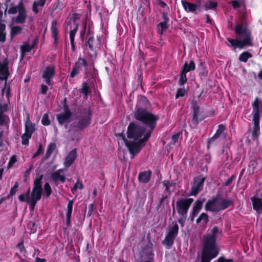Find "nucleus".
Returning <instances> with one entry per match:
<instances>
[{
	"label": "nucleus",
	"instance_id": "8fccbe9b",
	"mask_svg": "<svg viewBox=\"0 0 262 262\" xmlns=\"http://www.w3.org/2000/svg\"><path fill=\"white\" fill-rule=\"evenodd\" d=\"M185 94V90L184 89H179L177 90L176 94V98H178L179 97H183Z\"/></svg>",
	"mask_w": 262,
	"mask_h": 262
},
{
	"label": "nucleus",
	"instance_id": "c03bdc74",
	"mask_svg": "<svg viewBox=\"0 0 262 262\" xmlns=\"http://www.w3.org/2000/svg\"><path fill=\"white\" fill-rule=\"evenodd\" d=\"M41 123L44 125H49L50 124V121L48 114H45L43 115L41 119Z\"/></svg>",
	"mask_w": 262,
	"mask_h": 262
},
{
	"label": "nucleus",
	"instance_id": "4d7b16f0",
	"mask_svg": "<svg viewBox=\"0 0 262 262\" xmlns=\"http://www.w3.org/2000/svg\"><path fill=\"white\" fill-rule=\"evenodd\" d=\"M187 216H185V217L181 216V217L179 220L178 222L181 224V225L183 227L184 226V223L185 221V219Z\"/></svg>",
	"mask_w": 262,
	"mask_h": 262
},
{
	"label": "nucleus",
	"instance_id": "6e6552de",
	"mask_svg": "<svg viewBox=\"0 0 262 262\" xmlns=\"http://www.w3.org/2000/svg\"><path fill=\"white\" fill-rule=\"evenodd\" d=\"M55 73V68L51 65L46 67L42 71V78L43 80L48 84L50 89L53 86L52 79L53 78Z\"/></svg>",
	"mask_w": 262,
	"mask_h": 262
},
{
	"label": "nucleus",
	"instance_id": "69168bd1",
	"mask_svg": "<svg viewBox=\"0 0 262 262\" xmlns=\"http://www.w3.org/2000/svg\"><path fill=\"white\" fill-rule=\"evenodd\" d=\"M232 178H233V177H232L231 178H230V179H228V180L226 182V185H229L232 182Z\"/></svg>",
	"mask_w": 262,
	"mask_h": 262
},
{
	"label": "nucleus",
	"instance_id": "58836bf2",
	"mask_svg": "<svg viewBox=\"0 0 262 262\" xmlns=\"http://www.w3.org/2000/svg\"><path fill=\"white\" fill-rule=\"evenodd\" d=\"M56 148V144L54 143H50L47 149L46 155L47 157H49L51 156V155L52 154V152L54 151V150Z\"/></svg>",
	"mask_w": 262,
	"mask_h": 262
},
{
	"label": "nucleus",
	"instance_id": "5fc2aeb1",
	"mask_svg": "<svg viewBox=\"0 0 262 262\" xmlns=\"http://www.w3.org/2000/svg\"><path fill=\"white\" fill-rule=\"evenodd\" d=\"M17 247L21 252H24L25 251L23 242L18 243L17 245Z\"/></svg>",
	"mask_w": 262,
	"mask_h": 262
},
{
	"label": "nucleus",
	"instance_id": "0e129e2a",
	"mask_svg": "<svg viewBox=\"0 0 262 262\" xmlns=\"http://www.w3.org/2000/svg\"><path fill=\"white\" fill-rule=\"evenodd\" d=\"M35 262H46V259L44 258H40L39 257H36Z\"/></svg>",
	"mask_w": 262,
	"mask_h": 262
},
{
	"label": "nucleus",
	"instance_id": "4be33fe9",
	"mask_svg": "<svg viewBox=\"0 0 262 262\" xmlns=\"http://www.w3.org/2000/svg\"><path fill=\"white\" fill-rule=\"evenodd\" d=\"M25 128H26V132L25 133H28L30 134H32L34 130V125L30 121L29 115L28 114L26 120L25 122Z\"/></svg>",
	"mask_w": 262,
	"mask_h": 262
},
{
	"label": "nucleus",
	"instance_id": "603ef678",
	"mask_svg": "<svg viewBox=\"0 0 262 262\" xmlns=\"http://www.w3.org/2000/svg\"><path fill=\"white\" fill-rule=\"evenodd\" d=\"M81 70L79 69L78 68L74 66V67L73 69V70L71 73V76L72 77H75L76 75H77Z\"/></svg>",
	"mask_w": 262,
	"mask_h": 262
},
{
	"label": "nucleus",
	"instance_id": "79ce46f5",
	"mask_svg": "<svg viewBox=\"0 0 262 262\" xmlns=\"http://www.w3.org/2000/svg\"><path fill=\"white\" fill-rule=\"evenodd\" d=\"M32 49V47L27 43H25L21 47V50L23 53L29 52Z\"/></svg>",
	"mask_w": 262,
	"mask_h": 262
},
{
	"label": "nucleus",
	"instance_id": "a18cd8bd",
	"mask_svg": "<svg viewBox=\"0 0 262 262\" xmlns=\"http://www.w3.org/2000/svg\"><path fill=\"white\" fill-rule=\"evenodd\" d=\"M81 92L84 94L86 96L90 92V90L89 85L87 83H84L83 84L82 88L81 89Z\"/></svg>",
	"mask_w": 262,
	"mask_h": 262
},
{
	"label": "nucleus",
	"instance_id": "b1692460",
	"mask_svg": "<svg viewBox=\"0 0 262 262\" xmlns=\"http://www.w3.org/2000/svg\"><path fill=\"white\" fill-rule=\"evenodd\" d=\"M195 68V64L193 60H191L189 63L187 62L184 64L182 71L187 73L188 72L193 71Z\"/></svg>",
	"mask_w": 262,
	"mask_h": 262
},
{
	"label": "nucleus",
	"instance_id": "e2e57ef3",
	"mask_svg": "<svg viewBox=\"0 0 262 262\" xmlns=\"http://www.w3.org/2000/svg\"><path fill=\"white\" fill-rule=\"evenodd\" d=\"M18 185L17 183H16L15 184V185H14V186L13 188H12L11 189V193H15V189L18 187Z\"/></svg>",
	"mask_w": 262,
	"mask_h": 262
},
{
	"label": "nucleus",
	"instance_id": "0eeeda50",
	"mask_svg": "<svg viewBox=\"0 0 262 262\" xmlns=\"http://www.w3.org/2000/svg\"><path fill=\"white\" fill-rule=\"evenodd\" d=\"M193 199L191 198H180L176 202V207L178 213L181 216H187L188 209L193 202Z\"/></svg>",
	"mask_w": 262,
	"mask_h": 262
},
{
	"label": "nucleus",
	"instance_id": "09e8293b",
	"mask_svg": "<svg viewBox=\"0 0 262 262\" xmlns=\"http://www.w3.org/2000/svg\"><path fill=\"white\" fill-rule=\"evenodd\" d=\"M83 188V185L81 182L78 181L75 184L74 187L72 189V191L74 192L77 189H82Z\"/></svg>",
	"mask_w": 262,
	"mask_h": 262
},
{
	"label": "nucleus",
	"instance_id": "473e14b6",
	"mask_svg": "<svg viewBox=\"0 0 262 262\" xmlns=\"http://www.w3.org/2000/svg\"><path fill=\"white\" fill-rule=\"evenodd\" d=\"M252 55L248 52H244L240 54L239 57V60L242 62H246L247 61L248 59L251 58Z\"/></svg>",
	"mask_w": 262,
	"mask_h": 262
},
{
	"label": "nucleus",
	"instance_id": "1a4fd4ad",
	"mask_svg": "<svg viewBox=\"0 0 262 262\" xmlns=\"http://www.w3.org/2000/svg\"><path fill=\"white\" fill-rule=\"evenodd\" d=\"M182 5L185 11L187 13L196 14L201 11L200 3H192L182 0Z\"/></svg>",
	"mask_w": 262,
	"mask_h": 262
},
{
	"label": "nucleus",
	"instance_id": "f03ea898",
	"mask_svg": "<svg viewBox=\"0 0 262 262\" xmlns=\"http://www.w3.org/2000/svg\"><path fill=\"white\" fill-rule=\"evenodd\" d=\"M221 230L214 226L206 236L204 237V245L201 262H210L219 253V248L215 244L218 235Z\"/></svg>",
	"mask_w": 262,
	"mask_h": 262
},
{
	"label": "nucleus",
	"instance_id": "338daca9",
	"mask_svg": "<svg viewBox=\"0 0 262 262\" xmlns=\"http://www.w3.org/2000/svg\"><path fill=\"white\" fill-rule=\"evenodd\" d=\"M258 78H259V79H262V70H261L259 71V73H258Z\"/></svg>",
	"mask_w": 262,
	"mask_h": 262
},
{
	"label": "nucleus",
	"instance_id": "393cba45",
	"mask_svg": "<svg viewBox=\"0 0 262 262\" xmlns=\"http://www.w3.org/2000/svg\"><path fill=\"white\" fill-rule=\"evenodd\" d=\"M258 99L256 98L254 101L252 103L253 111L252 115L253 118L259 117V111L258 108Z\"/></svg>",
	"mask_w": 262,
	"mask_h": 262
},
{
	"label": "nucleus",
	"instance_id": "13d9d810",
	"mask_svg": "<svg viewBox=\"0 0 262 262\" xmlns=\"http://www.w3.org/2000/svg\"><path fill=\"white\" fill-rule=\"evenodd\" d=\"M218 262H233L232 259H226L224 258H220L218 259Z\"/></svg>",
	"mask_w": 262,
	"mask_h": 262
},
{
	"label": "nucleus",
	"instance_id": "5701e85b",
	"mask_svg": "<svg viewBox=\"0 0 262 262\" xmlns=\"http://www.w3.org/2000/svg\"><path fill=\"white\" fill-rule=\"evenodd\" d=\"M7 105L0 102V124H3L7 119V116L3 113L7 111Z\"/></svg>",
	"mask_w": 262,
	"mask_h": 262
},
{
	"label": "nucleus",
	"instance_id": "ddd939ff",
	"mask_svg": "<svg viewBox=\"0 0 262 262\" xmlns=\"http://www.w3.org/2000/svg\"><path fill=\"white\" fill-rule=\"evenodd\" d=\"M77 157L76 150L75 149L70 151L66 157L64 165L66 167H69L73 163Z\"/></svg>",
	"mask_w": 262,
	"mask_h": 262
},
{
	"label": "nucleus",
	"instance_id": "412c9836",
	"mask_svg": "<svg viewBox=\"0 0 262 262\" xmlns=\"http://www.w3.org/2000/svg\"><path fill=\"white\" fill-rule=\"evenodd\" d=\"M150 176V171H145L144 172H140L139 174L138 178L140 182L144 183H146L149 181Z\"/></svg>",
	"mask_w": 262,
	"mask_h": 262
},
{
	"label": "nucleus",
	"instance_id": "f257e3e1",
	"mask_svg": "<svg viewBox=\"0 0 262 262\" xmlns=\"http://www.w3.org/2000/svg\"><path fill=\"white\" fill-rule=\"evenodd\" d=\"M135 117L145 124L146 128L135 123H130L127 132L128 140L124 136L122 137L123 142L133 155L132 158H134L135 155L140 151L141 144L148 140L156 126V121L158 119L157 116L142 108L136 110Z\"/></svg>",
	"mask_w": 262,
	"mask_h": 262
},
{
	"label": "nucleus",
	"instance_id": "680f3d73",
	"mask_svg": "<svg viewBox=\"0 0 262 262\" xmlns=\"http://www.w3.org/2000/svg\"><path fill=\"white\" fill-rule=\"evenodd\" d=\"M159 5L160 7L163 8L167 7V5L162 1H160L159 3Z\"/></svg>",
	"mask_w": 262,
	"mask_h": 262
},
{
	"label": "nucleus",
	"instance_id": "de8ad7c7",
	"mask_svg": "<svg viewBox=\"0 0 262 262\" xmlns=\"http://www.w3.org/2000/svg\"><path fill=\"white\" fill-rule=\"evenodd\" d=\"M48 90V86H47L43 84H41L40 85L39 92L41 94H43V95L46 94L47 93Z\"/></svg>",
	"mask_w": 262,
	"mask_h": 262
},
{
	"label": "nucleus",
	"instance_id": "cd10ccee",
	"mask_svg": "<svg viewBox=\"0 0 262 262\" xmlns=\"http://www.w3.org/2000/svg\"><path fill=\"white\" fill-rule=\"evenodd\" d=\"M225 129V127L223 124H220V125H219L217 130H216L214 135L212 137L211 139H210V142H211L219 138L221 136V135L223 133Z\"/></svg>",
	"mask_w": 262,
	"mask_h": 262
},
{
	"label": "nucleus",
	"instance_id": "864d4df0",
	"mask_svg": "<svg viewBox=\"0 0 262 262\" xmlns=\"http://www.w3.org/2000/svg\"><path fill=\"white\" fill-rule=\"evenodd\" d=\"M231 4H232V6L233 7V8H238V7L241 6V5H242V3L241 2H239L238 1H233L231 2Z\"/></svg>",
	"mask_w": 262,
	"mask_h": 262
},
{
	"label": "nucleus",
	"instance_id": "aec40b11",
	"mask_svg": "<svg viewBox=\"0 0 262 262\" xmlns=\"http://www.w3.org/2000/svg\"><path fill=\"white\" fill-rule=\"evenodd\" d=\"M71 116V113L69 111H65L63 113L59 114L57 116V119L59 123L62 124L68 121Z\"/></svg>",
	"mask_w": 262,
	"mask_h": 262
},
{
	"label": "nucleus",
	"instance_id": "423d86ee",
	"mask_svg": "<svg viewBox=\"0 0 262 262\" xmlns=\"http://www.w3.org/2000/svg\"><path fill=\"white\" fill-rule=\"evenodd\" d=\"M77 15H74V16L68 18L64 23L65 29L67 30H70V39L73 49L74 48V37L78 27V24L76 21Z\"/></svg>",
	"mask_w": 262,
	"mask_h": 262
},
{
	"label": "nucleus",
	"instance_id": "4c0bfd02",
	"mask_svg": "<svg viewBox=\"0 0 262 262\" xmlns=\"http://www.w3.org/2000/svg\"><path fill=\"white\" fill-rule=\"evenodd\" d=\"M44 194L46 196H49L52 193L51 187L48 183H46L43 186Z\"/></svg>",
	"mask_w": 262,
	"mask_h": 262
},
{
	"label": "nucleus",
	"instance_id": "ea45409f",
	"mask_svg": "<svg viewBox=\"0 0 262 262\" xmlns=\"http://www.w3.org/2000/svg\"><path fill=\"white\" fill-rule=\"evenodd\" d=\"M186 74V73L181 71L180 77L179 81V84L180 85H184L187 82V79Z\"/></svg>",
	"mask_w": 262,
	"mask_h": 262
},
{
	"label": "nucleus",
	"instance_id": "9d476101",
	"mask_svg": "<svg viewBox=\"0 0 262 262\" xmlns=\"http://www.w3.org/2000/svg\"><path fill=\"white\" fill-rule=\"evenodd\" d=\"M205 181V178L198 177L194 179V183L192 186L191 195L195 196L203 188Z\"/></svg>",
	"mask_w": 262,
	"mask_h": 262
},
{
	"label": "nucleus",
	"instance_id": "39448f33",
	"mask_svg": "<svg viewBox=\"0 0 262 262\" xmlns=\"http://www.w3.org/2000/svg\"><path fill=\"white\" fill-rule=\"evenodd\" d=\"M231 204L232 202L230 200L217 198L211 201H208L205 205V209L208 211L217 212L226 209Z\"/></svg>",
	"mask_w": 262,
	"mask_h": 262
},
{
	"label": "nucleus",
	"instance_id": "20e7f679",
	"mask_svg": "<svg viewBox=\"0 0 262 262\" xmlns=\"http://www.w3.org/2000/svg\"><path fill=\"white\" fill-rule=\"evenodd\" d=\"M235 31L236 34V39H227L232 47L234 49L236 48L243 49L245 46L252 45L250 32L245 27L237 25Z\"/></svg>",
	"mask_w": 262,
	"mask_h": 262
},
{
	"label": "nucleus",
	"instance_id": "6e6d98bb",
	"mask_svg": "<svg viewBox=\"0 0 262 262\" xmlns=\"http://www.w3.org/2000/svg\"><path fill=\"white\" fill-rule=\"evenodd\" d=\"M168 21H164V22L161 23L160 24V25L162 30L166 29L167 28V27H168Z\"/></svg>",
	"mask_w": 262,
	"mask_h": 262
},
{
	"label": "nucleus",
	"instance_id": "49530a36",
	"mask_svg": "<svg viewBox=\"0 0 262 262\" xmlns=\"http://www.w3.org/2000/svg\"><path fill=\"white\" fill-rule=\"evenodd\" d=\"M17 161V158L15 155L11 157L8 163V168H10Z\"/></svg>",
	"mask_w": 262,
	"mask_h": 262
},
{
	"label": "nucleus",
	"instance_id": "9b49d317",
	"mask_svg": "<svg viewBox=\"0 0 262 262\" xmlns=\"http://www.w3.org/2000/svg\"><path fill=\"white\" fill-rule=\"evenodd\" d=\"M8 61L7 58H5L2 61H0V79L5 80V84L9 75L8 70Z\"/></svg>",
	"mask_w": 262,
	"mask_h": 262
},
{
	"label": "nucleus",
	"instance_id": "2eb2a0df",
	"mask_svg": "<svg viewBox=\"0 0 262 262\" xmlns=\"http://www.w3.org/2000/svg\"><path fill=\"white\" fill-rule=\"evenodd\" d=\"M3 12L0 10V41L4 42L6 40V25L4 21L2 19Z\"/></svg>",
	"mask_w": 262,
	"mask_h": 262
},
{
	"label": "nucleus",
	"instance_id": "3c124183",
	"mask_svg": "<svg viewBox=\"0 0 262 262\" xmlns=\"http://www.w3.org/2000/svg\"><path fill=\"white\" fill-rule=\"evenodd\" d=\"M181 135V133H178L172 136L171 139L173 143H176L178 142V140L180 138Z\"/></svg>",
	"mask_w": 262,
	"mask_h": 262
},
{
	"label": "nucleus",
	"instance_id": "7c9ffc66",
	"mask_svg": "<svg viewBox=\"0 0 262 262\" xmlns=\"http://www.w3.org/2000/svg\"><path fill=\"white\" fill-rule=\"evenodd\" d=\"M163 184L165 187V190L167 192H170L173 190L175 187V184L173 183L172 182L164 181L163 182Z\"/></svg>",
	"mask_w": 262,
	"mask_h": 262
},
{
	"label": "nucleus",
	"instance_id": "dca6fc26",
	"mask_svg": "<svg viewBox=\"0 0 262 262\" xmlns=\"http://www.w3.org/2000/svg\"><path fill=\"white\" fill-rule=\"evenodd\" d=\"M203 205V202L201 201L197 200L194 204L192 211L190 214V218L191 220H193L194 217L199 213L201 210Z\"/></svg>",
	"mask_w": 262,
	"mask_h": 262
},
{
	"label": "nucleus",
	"instance_id": "a19ab883",
	"mask_svg": "<svg viewBox=\"0 0 262 262\" xmlns=\"http://www.w3.org/2000/svg\"><path fill=\"white\" fill-rule=\"evenodd\" d=\"M31 134L25 133L22 136V143L24 145H27L28 143L29 139L31 137Z\"/></svg>",
	"mask_w": 262,
	"mask_h": 262
},
{
	"label": "nucleus",
	"instance_id": "f3484780",
	"mask_svg": "<svg viewBox=\"0 0 262 262\" xmlns=\"http://www.w3.org/2000/svg\"><path fill=\"white\" fill-rule=\"evenodd\" d=\"M253 121L254 126L252 130V137L256 138L259 134V117H253Z\"/></svg>",
	"mask_w": 262,
	"mask_h": 262
},
{
	"label": "nucleus",
	"instance_id": "7ed1b4c3",
	"mask_svg": "<svg viewBox=\"0 0 262 262\" xmlns=\"http://www.w3.org/2000/svg\"><path fill=\"white\" fill-rule=\"evenodd\" d=\"M42 177V174H41L35 179L34 186L31 194L30 190H29L26 194H21L18 197L21 202H27L30 204L31 210L34 209L37 201L41 198Z\"/></svg>",
	"mask_w": 262,
	"mask_h": 262
},
{
	"label": "nucleus",
	"instance_id": "bf43d9fd",
	"mask_svg": "<svg viewBox=\"0 0 262 262\" xmlns=\"http://www.w3.org/2000/svg\"><path fill=\"white\" fill-rule=\"evenodd\" d=\"M163 18L164 21H169V18L165 12L163 13Z\"/></svg>",
	"mask_w": 262,
	"mask_h": 262
},
{
	"label": "nucleus",
	"instance_id": "f704fd0d",
	"mask_svg": "<svg viewBox=\"0 0 262 262\" xmlns=\"http://www.w3.org/2000/svg\"><path fill=\"white\" fill-rule=\"evenodd\" d=\"M174 239V238L167 234L163 241V244L168 246H171L173 243Z\"/></svg>",
	"mask_w": 262,
	"mask_h": 262
},
{
	"label": "nucleus",
	"instance_id": "c756f323",
	"mask_svg": "<svg viewBox=\"0 0 262 262\" xmlns=\"http://www.w3.org/2000/svg\"><path fill=\"white\" fill-rule=\"evenodd\" d=\"M178 225L177 224H175L169 229L167 234L175 238L178 234Z\"/></svg>",
	"mask_w": 262,
	"mask_h": 262
},
{
	"label": "nucleus",
	"instance_id": "052dcab7",
	"mask_svg": "<svg viewBox=\"0 0 262 262\" xmlns=\"http://www.w3.org/2000/svg\"><path fill=\"white\" fill-rule=\"evenodd\" d=\"M41 151H42L41 147V145H40L38 149L37 150V151L35 153V154L34 157H36V156L39 155L41 154Z\"/></svg>",
	"mask_w": 262,
	"mask_h": 262
},
{
	"label": "nucleus",
	"instance_id": "37998d69",
	"mask_svg": "<svg viewBox=\"0 0 262 262\" xmlns=\"http://www.w3.org/2000/svg\"><path fill=\"white\" fill-rule=\"evenodd\" d=\"M216 3L213 2H208L205 4V7L206 10L212 9L216 7Z\"/></svg>",
	"mask_w": 262,
	"mask_h": 262
},
{
	"label": "nucleus",
	"instance_id": "f8f14e48",
	"mask_svg": "<svg viewBox=\"0 0 262 262\" xmlns=\"http://www.w3.org/2000/svg\"><path fill=\"white\" fill-rule=\"evenodd\" d=\"M20 7V10L17 16L14 18L13 21L16 24H22L26 21L27 13L25 7Z\"/></svg>",
	"mask_w": 262,
	"mask_h": 262
},
{
	"label": "nucleus",
	"instance_id": "a211bd4d",
	"mask_svg": "<svg viewBox=\"0 0 262 262\" xmlns=\"http://www.w3.org/2000/svg\"><path fill=\"white\" fill-rule=\"evenodd\" d=\"M192 107L193 109V120L198 123L199 120H201L203 118V117H200V107L196 105V103H193Z\"/></svg>",
	"mask_w": 262,
	"mask_h": 262
},
{
	"label": "nucleus",
	"instance_id": "c9c22d12",
	"mask_svg": "<svg viewBox=\"0 0 262 262\" xmlns=\"http://www.w3.org/2000/svg\"><path fill=\"white\" fill-rule=\"evenodd\" d=\"M51 31L53 37L54 38L55 40L57 39V22L54 20L52 22Z\"/></svg>",
	"mask_w": 262,
	"mask_h": 262
},
{
	"label": "nucleus",
	"instance_id": "4468645a",
	"mask_svg": "<svg viewBox=\"0 0 262 262\" xmlns=\"http://www.w3.org/2000/svg\"><path fill=\"white\" fill-rule=\"evenodd\" d=\"M91 123V117L90 114L84 115L81 118L78 123V127L80 129H82L90 125Z\"/></svg>",
	"mask_w": 262,
	"mask_h": 262
},
{
	"label": "nucleus",
	"instance_id": "2f4dec72",
	"mask_svg": "<svg viewBox=\"0 0 262 262\" xmlns=\"http://www.w3.org/2000/svg\"><path fill=\"white\" fill-rule=\"evenodd\" d=\"M208 221V216L205 213H202L199 217L196 219V222L197 224L202 223L206 224Z\"/></svg>",
	"mask_w": 262,
	"mask_h": 262
},
{
	"label": "nucleus",
	"instance_id": "72a5a7b5",
	"mask_svg": "<svg viewBox=\"0 0 262 262\" xmlns=\"http://www.w3.org/2000/svg\"><path fill=\"white\" fill-rule=\"evenodd\" d=\"M21 6L24 7L22 3H20L17 6H12L9 9L8 12L12 14H16L17 12H19Z\"/></svg>",
	"mask_w": 262,
	"mask_h": 262
},
{
	"label": "nucleus",
	"instance_id": "774afa93",
	"mask_svg": "<svg viewBox=\"0 0 262 262\" xmlns=\"http://www.w3.org/2000/svg\"><path fill=\"white\" fill-rule=\"evenodd\" d=\"M3 172V169L0 168V178H1V177H2Z\"/></svg>",
	"mask_w": 262,
	"mask_h": 262
},
{
	"label": "nucleus",
	"instance_id": "e433bc0d",
	"mask_svg": "<svg viewBox=\"0 0 262 262\" xmlns=\"http://www.w3.org/2000/svg\"><path fill=\"white\" fill-rule=\"evenodd\" d=\"M86 64V62L84 59L79 58L78 60L76 62L75 66L78 68L80 70H82V68L85 67Z\"/></svg>",
	"mask_w": 262,
	"mask_h": 262
},
{
	"label": "nucleus",
	"instance_id": "c85d7f7f",
	"mask_svg": "<svg viewBox=\"0 0 262 262\" xmlns=\"http://www.w3.org/2000/svg\"><path fill=\"white\" fill-rule=\"evenodd\" d=\"M73 201L69 200L68 202V206H67V212L66 214L67 222H69L72 210H73Z\"/></svg>",
	"mask_w": 262,
	"mask_h": 262
},
{
	"label": "nucleus",
	"instance_id": "a878e982",
	"mask_svg": "<svg viewBox=\"0 0 262 262\" xmlns=\"http://www.w3.org/2000/svg\"><path fill=\"white\" fill-rule=\"evenodd\" d=\"M61 170L54 172L52 176V179L55 182L60 181L63 182L65 181V177L63 175L60 174Z\"/></svg>",
	"mask_w": 262,
	"mask_h": 262
},
{
	"label": "nucleus",
	"instance_id": "6ab92c4d",
	"mask_svg": "<svg viewBox=\"0 0 262 262\" xmlns=\"http://www.w3.org/2000/svg\"><path fill=\"white\" fill-rule=\"evenodd\" d=\"M47 0H35L32 6V10L35 13H38L45 5Z\"/></svg>",
	"mask_w": 262,
	"mask_h": 262
},
{
	"label": "nucleus",
	"instance_id": "bb28decb",
	"mask_svg": "<svg viewBox=\"0 0 262 262\" xmlns=\"http://www.w3.org/2000/svg\"><path fill=\"white\" fill-rule=\"evenodd\" d=\"M23 28L20 26H13L11 27V37H14L17 35L20 34L21 33Z\"/></svg>",
	"mask_w": 262,
	"mask_h": 262
}]
</instances>
